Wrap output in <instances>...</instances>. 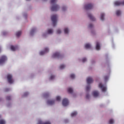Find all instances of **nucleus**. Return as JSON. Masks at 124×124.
Returning <instances> with one entry per match:
<instances>
[{
	"instance_id": "nucleus-34",
	"label": "nucleus",
	"mask_w": 124,
	"mask_h": 124,
	"mask_svg": "<svg viewBox=\"0 0 124 124\" xmlns=\"http://www.w3.org/2000/svg\"><path fill=\"white\" fill-rule=\"evenodd\" d=\"M68 92L69 93H73V88L72 87H69L67 89Z\"/></svg>"
},
{
	"instance_id": "nucleus-16",
	"label": "nucleus",
	"mask_w": 124,
	"mask_h": 124,
	"mask_svg": "<svg viewBox=\"0 0 124 124\" xmlns=\"http://www.w3.org/2000/svg\"><path fill=\"white\" fill-rule=\"evenodd\" d=\"M78 62H82V63H86L88 62V58L86 57H83L82 58H78Z\"/></svg>"
},
{
	"instance_id": "nucleus-57",
	"label": "nucleus",
	"mask_w": 124,
	"mask_h": 124,
	"mask_svg": "<svg viewBox=\"0 0 124 124\" xmlns=\"http://www.w3.org/2000/svg\"><path fill=\"white\" fill-rule=\"evenodd\" d=\"M0 118H1V115H0Z\"/></svg>"
},
{
	"instance_id": "nucleus-36",
	"label": "nucleus",
	"mask_w": 124,
	"mask_h": 124,
	"mask_svg": "<svg viewBox=\"0 0 124 124\" xmlns=\"http://www.w3.org/2000/svg\"><path fill=\"white\" fill-rule=\"evenodd\" d=\"M114 123H115V120L113 119H109L108 121L109 124H114Z\"/></svg>"
},
{
	"instance_id": "nucleus-50",
	"label": "nucleus",
	"mask_w": 124,
	"mask_h": 124,
	"mask_svg": "<svg viewBox=\"0 0 124 124\" xmlns=\"http://www.w3.org/2000/svg\"><path fill=\"white\" fill-rule=\"evenodd\" d=\"M108 33H110V29H108Z\"/></svg>"
},
{
	"instance_id": "nucleus-15",
	"label": "nucleus",
	"mask_w": 124,
	"mask_h": 124,
	"mask_svg": "<svg viewBox=\"0 0 124 124\" xmlns=\"http://www.w3.org/2000/svg\"><path fill=\"white\" fill-rule=\"evenodd\" d=\"M68 9V6L66 4H63L61 6V10L62 12H66Z\"/></svg>"
},
{
	"instance_id": "nucleus-4",
	"label": "nucleus",
	"mask_w": 124,
	"mask_h": 124,
	"mask_svg": "<svg viewBox=\"0 0 124 124\" xmlns=\"http://www.w3.org/2000/svg\"><path fill=\"white\" fill-rule=\"evenodd\" d=\"M86 82L87 83V85L86 87V91L87 92H90L91 90V84L93 82V79L92 77H88L86 79Z\"/></svg>"
},
{
	"instance_id": "nucleus-29",
	"label": "nucleus",
	"mask_w": 124,
	"mask_h": 124,
	"mask_svg": "<svg viewBox=\"0 0 124 124\" xmlns=\"http://www.w3.org/2000/svg\"><path fill=\"white\" fill-rule=\"evenodd\" d=\"M87 28L89 30H92L93 28V24L92 23H89L87 25Z\"/></svg>"
},
{
	"instance_id": "nucleus-40",
	"label": "nucleus",
	"mask_w": 124,
	"mask_h": 124,
	"mask_svg": "<svg viewBox=\"0 0 124 124\" xmlns=\"http://www.w3.org/2000/svg\"><path fill=\"white\" fill-rule=\"evenodd\" d=\"M22 33V32L21 31H18L17 32H16V35L17 36V37H19V36H20V35H21Z\"/></svg>"
},
{
	"instance_id": "nucleus-28",
	"label": "nucleus",
	"mask_w": 124,
	"mask_h": 124,
	"mask_svg": "<svg viewBox=\"0 0 124 124\" xmlns=\"http://www.w3.org/2000/svg\"><path fill=\"white\" fill-rule=\"evenodd\" d=\"M96 50L97 51L100 50V44L98 42H97L96 43Z\"/></svg>"
},
{
	"instance_id": "nucleus-53",
	"label": "nucleus",
	"mask_w": 124,
	"mask_h": 124,
	"mask_svg": "<svg viewBox=\"0 0 124 124\" xmlns=\"http://www.w3.org/2000/svg\"><path fill=\"white\" fill-rule=\"evenodd\" d=\"M0 52H1V46H0Z\"/></svg>"
},
{
	"instance_id": "nucleus-51",
	"label": "nucleus",
	"mask_w": 124,
	"mask_h": 124,
	"mask_svg": "<svg viewBox=\"0 0 124 124\" xmlns=\"http://www.w3.org/2000/svg\"><path fill=\"white\" fill-rule=\"evenodd\" d=\"M2 100V98L0 97V102H1Z\"/></svg>"
},
{
	"instance_id": "nucleus-60",
	"label": "nucleus",
	"mask_w": 124,
	"mask_h": 124,
	"mask_svg": "<svg viewBox=\"0 0 124 124\" xmlns=\"http://www.w3.org/2000/svg\"><path fill=\"white\" fill-rule=\"evenodd\" d=\"M102 64H103V63H102Z\"/></svg>"
},
{
	"instance_id": "nucleus-14",
	"label": "nucleus",
	"mask_w": 124,
	"mask_h": 124,
	"mask_svg": "<svg viewBox=\"0 0 124 124\" xmlns=\"http://www.w3.org/2000/svg\"><path fill=\"white\" fill-rule=\"evenodd\" d=\"M63 32L65 35H69V33H70V29H69V27H64L63 29Z\"/></svg>"
},
{
	"instance_id": "nucleus-20",
	"label": "nucleus",
	"mask_w": 124,
	"mask_h": 124,
	"mask_svg": "<svg viewBox=\"0 0 124 124\" xmlns=\"http://www.w3.org/2000/svg\"><path fill=\"white\" fill-rule=\"evenodd\" d=\"M105 13H101L100 16V20L102 21V22H104L105 21V16H106Z\"/></svg>"
},
{
	"instance_id": "nucleus-8",
	"label": "nucleus",
	"mask_w": 124,
	"mask_h": 124,
	"mask_svg": "<svg viewBox=\"0 0 124 124\" xmlns=\"http://www.w3.org/2000/svg\"><path fill=\"white\" fill-rule=\"evenodd\" d=\"M50 51V48L48 47H45L44 50L40 51L39 52L40 56H44V55H46V54H48V53Z\"/></svg>"
},
{
	"instance_id": "nucleus-10",
	"label": "nucleus",
	"mask_w": 124,
	"mask_h": 124,
	"mask_svg": "<svg viewBox=\"0 0 124 124\" xmlns=\"http://www.w3.org/2000/svg\"><path fill=\"white\" fill-rule=\"evenodd\" d=\"M36 32H37V28L32 27L30 31V36H34Z\"/></svg>"
},
{
	"instance_id": "nucleus-26",
	"label": "nucleus",
	"mask_w": 124,
	"mask_h": 124,
	"mask_svg": "<svg viewBox=\"0 0 124 124\" xmlns=\"http://www.w3.org/2000/svg\"><path fill=\"white\" fill-rule=\"evenodd\" d=\"M66 67V65L65 64H61L59 66V69L60 70H63Z\"/></svg>"
},
{
	"instance_id": "nucleus-48",
	"label": "nucleus",
	"mask_w": 124,
	"mask_h": 124,
	"mask_svg": "<svg viewBox=\"0 0 124 124\" xmlns=\"http://www.w3.org/2000/svg\"><path fill=\"white\" fill-rule=\"evenodd\" d=\"M95 61L94 60H92L91 61V63L92 64H94L95 63Z\"/></svg>"
},
{
	"instance_id": "nucleus-55",
	"label": "nucleus",
	"mask_w": 124,
	"mask_h": 124,
	"mask_svg": "<svg viewBox=\"0 0 124 124\" xmlns=\"http://www.w3.org/2000/svg\"><path fill=\"white\" fill-rule=\"evenodd\" d=\"M27 0V1H30V0Z\"/></svg>"
},
{
	"instance_id": "nucleus-19",
	"label": "nucleus",
	"mask_w": 124,
	"mask_h": 124,
	"mask_svg": "<svg viewBox=\"0 0 124 124\" xmlns=\"http://www.w3.org/2000/svg\"><path fill=\"white\" fill-rule=\"evenodd\" d=\"M84 48L86 50H90L92 48V44L91 43H87L84 45Z\"/></svg>"
},
{
	"instance_id": "nucleus-49",
	"label": "nucleus",
	"mask_w": 124,
	"mask_h": 124,
	"mask_svg": "<svg viewBox=\"0 0 124 124\" xmlns=\"http://www.w3.org/2000/svg\"><path fill=\"white\" fill-rule=\"evenodd\" d=\"M34 76V74H31V78H33Z\"/></svg>"
},
{
	"instance_id": "nucleus-22",
	"label": "nucleus",
	"mask_w": 124,
	"mask_h": 124,
	"mask_svg": "<svg viewBox=\"0 0 124 124\" xmlns=\"http://www.w3.org/2000/svg\"><path fill=\"white\" fill-rule=\"evenodd\" d=\"M48 35H51L54 33V30L52 28H49L46 31Z\"/></svg>"
},
{
	"instance_id": "nucleus-13",
	"label": "nucleus",
	"mask_w": 124,
	"mask_h": 124,
	"mask_svg": "<svg viewBox=\"0 0 124 124\" xmlns=\"http://www.w3.org/2000/svg\"><path fill=\"white\" fill-rule=\"evenodd\" d=\"M62 104L63 106L64 107H66V106H68V104H69V101L67 98H64L62 101Z\"/></svg>"
},
{
	"instance_id": "nucleus-52",
	"label": "nucleus",
	"mask_w": 124,
	"mask_h": 124,
	"mask_svg": "<svg viewBox=\"0 0 124 124\" xmlns=\"http://www.w3.org/2000/svg\"><path fill=\"white\" fill-rule=\"evenodd\" d=\"M112 48H114V47L115 46V45H114V44H112Z\"/></svg>"
},
{
	"instance_id": "nucleus-1",
	"label": "nucleus",
	"mask_w": 124,
	"mask_h": 124,
	"mask_svg": "<svg viewBox=\"0 0 124 124\" xmlns=\"http://www.w3.org/2000/svg\"><path fill=\"white\" fill-rule=\"evenodd\" d=\"M104 81L105 84H103L102 83L100 82L99 83V88L101 90L102 93H106L107 92V85H106V83L108 82L109 80V75H106L104 77Z\"/></svg>"
},
{
	"instance_id": "nucleus-23",
	"label": "nucleus",
	"mask_w": 124,
	"mask_h": 124,
	"mask_svg": "<svg viewBox=\"0 0 124 124\" xmlns=\"http://www.w3.org/2000/svg\"><path fill=\"white\" fill-rule=\"evenodd\" d=\"M77 115H78V112H77V111H74L71 113V117L72 118H74V117H76Z\"/></svg>"
},
{
	"instance_id": "nucleus-35",
	"label": "nucleus",
	"mask_w": 124,
	"mask_h": 124,
	"mask_svg": "<svg viewBox=\"0 0 124 124\" xmlns=\"http://www.w3.org/2000/svg\"><path fill=\"white\" fill-rule=\"evenodd\" d=\"M8 34V31H3L1 33V35H3V36H6V35H7Z\"/></svg>"
},
{
	"instance_id": "nucleus-56",
	"label": "nucleus",
	"mask_w": 124,
	"mask_h": 124,
	"mask_svg": "<svg viewBox=\"0 0 124 124\" xmlns=\"http://www.w3.org/2000/svg\"><path fill=\"white\" fill-rule=\"evenodd\" d=\"M19 18H18V17H16V19L18 20Z\"/></svg>"
},
{
	"instance_id": "nucleus-25",
	"label": "nucleus",
	"mask_w": 124,
	"mask_h": 124,
	"mask_svg": "<svg viewBox=\"0 0 124 124\" xmlns=\"http://www.w3.org/2000/svg\"><path fill=\"white\" fill-rule=\"evenodd\" d=\"M48 35H49V34H48V33L46 31L45 32H43L42 34V36L44 38H47V37Z\"/></svg>"
},
{
	"instance_id": "nucleus-31",
	"label": "nucleus",
	"mask_w": 124,
	"mask_h": 124,
	"mask_svg": "<svg viewBox=\"0 0 124 124\" xmlns=\"http://www.w3.org/2000/svg\"><path fill=\"white\" fill-rule=\"evenodd\" d=\"M70 79H72V80H74V79L76 78V75H75V74H71L70 75Z\"/></svg>"
},
{
	"instance_id": "nucleus-47",
	"label": "nucleus",
	"mask_w": 124,
	"mask_h": 124,
	"mask_svg": "<svg viewBox=\"0 0 124 124\" xmlns=\"http://www.w3.org/2000/svg\"><path fill=\"white\" fill-rule=\"evenodd\" d=\"M10 88H5L4 89V92H9V91H10Z\"/></svg>"
},
{
	"instance_id": "nucleus-38",
	"label": "nucleus",
	"mask_w": 124,
	"mask_h": 124,
	"mask_svg": "<svg viewBox=\"0 0 124 124\" xmlns=\"http://www.w3.org/2000/svg\"><path fill=\"white\" fill-rule=\"evenodd\" d=\"M29 94H30V93L28 92H25L23 94V95H22V96L23 97H26L27 96H28V95H29Z\"/></svg>"
},
{
	"instance_id": "nucleus-17",
	"label": "nucleus",
	"mask_w": 124,
	"mask_h": 124,
	"mask_svg": "<svg viewBox=\"0 0 124 124\" xmlns=\"http://www.w3.org/2000/svg\"><path fill=\"white\" fill-rule=\"evenodd\" d=\"M56 78V75L54 73H50L48 75V80L49 81H54Z\"/></svg>"
},
{
	"instance_id": "nucleus-33",
	"label": "nucleus",
	"mask_w": 124,
	"mask_h": 124,
	"mask_svg": "<svg viewBox=\"0 0 124 124\" xmlns=\"http://www.w3.org/2000/svg\"><path fill=\"white\" fill-rule=\"evenodd\" d=\"M86 93H87L86 94V99L87 100H90V99H91V95H90V94L88 93H89V92H87Z\"/></svg>"
},
{
	"instance_id": "nucleus-30",
	"label": "nucleus",
	"mask_w": 124,
	"mask_h": 124,
	"mask_svg": "<svg viewBox=\"0 0 124 124\" xmlns=\"http://www.w3.org/2000/svg\"><path fill=\"white\" fill-rule=\"evenodd\" d=\"M18 49V46H11V50L12 51H16Z\"/></svg>"
},
{
	"instance_id": "nucleus-37",
	"label": "nucleus",
	"mask_w": 124,
	"mask_h": 124,
	"mask_svg": "<svg viewBox=\"0 0 124 124\" xmlns=\"http://www.w3.org/2000/svg\"><path fill=\"white\" fill-rule=\"evenodd\" d=\"M91 33L92 35H95V34H96V32L94 30H92L91 31Z\"/></svg>"
},
{
	"instance_id": "nucleus-24",
	"label": "nucleus",
	"mask_w": 124,
	"mask_h": 124,
	"mask_svg": "<svg viewBox=\"0 0 124 124\" xmlns=\"http://www.w3.org/2000/svg\"><path fill=\"white\" fill-rule=\"evenodd\" d=\"M116 15L118 17H120L122 15V11L121 10H117L115 12Z\"/></svg>"
},
{
	"instance_id": "nucleus-3",
	"label": "nucleus",
	"mask_w": 124,
	"mask_h": 124,
	"mask_svg": "<svg viewBox=\"0 0 124 124\" xmlns=\"http://www.w3.org/2000/svg\"><path fill=\"white\" fill-rule=\"evenodd\" d=\"M61 9V6L59 4H51L50 6V10L52 12H57Z\"/></svg>"
},
{
	"instance_id": "nucleus-6",
	"label": "nucleus",
	"mask_w": 124,
	"mask_h": 124,
	"mask_svg": "<svg viewBox=\"0 0 124 124\" xmlns=\"http://www.w3.org/2000/svg\"><path fill=\"white\" fill-rule=\"evenodd\" d=\"M46 104L47 106H54L56 104V100L55 99H48L46 101Z\"/></svg>"
},
{
	"instance_id": "nucleus-18",
	"label": "nucleus",
	"mask_w": 124,
	"mask_h": 124,
	"mask_svg": "<svg viewBox=\"0 0 124 124\" xmlns=\"http://www.w3.org/2000/svg\"><path fill=\"white\" fill-rule=\"evenodd\" d=\"M51 96V92H46L43 93V97L44 98H49Z\"/></svg>"
},
{
	"instance_id": "nucleus-41",
	"label": "nucleus",
	"mask_w": 124,
	"mask_h": 124,
	"mask_svg": "<svg viewBox=\"0 0 124 124\" xmlns=\"http://www.w3.org/2000/svg\"><path fill=\"white\" fill-rule=\"evenodd\" d=\"M22 15L23 17L25 18V19L27 18V16H28V14L26 12L23 13Z\"/></svg>"
},
{
	"instance_id": "nucleus-59",
	"label": "nucleus",
	"mask_w": 124,
	"mask_h": 124,
	"mask_svg": "<svg viewBox=\"0 0 124 124\" xmlns=\"http://www.w3.org/2000/svg\"><path fill=\"white\" fill-rule=\"evenodd\" d=\"M106 58H107V55H106Z\"/></svg>"
},
{
	"instance_id": "nucleus-45",
	"label": "nucleus",
	"mask_w": 124,
	"mask_h": 124,
	"mask_svg": "<svg viewBox=\"0 0 124 124\" xmlns=\"http://www.w3.org/2000/svg\"><path fill=\"white\" fill-rule=\"evenodd\" d=\"M12 105V104H11V103L8 102L7 104V107H8V108L11 107Z\"/></svg>"
},
{
	"instance_id": "nucleus-5",
	"label": "nucleus",
	"mask_w": 124,
	"mask_h": 124,
	"mask_svg": "<svg viewBox=\"0 0 124 124\" xmlns=\"http://www.w3.org/2000/svg\"><path fill=\"white\" fill-rule=\"evenodd\" d=\"M51 21L52 22V25L54 27L57 26V21L58 20V15L54 14L51 16Z\"/></svg>"
},
{
	"instance_id": "nucleus-46",
	"label": "nucleus",
	"mask_w": 124,
	"mask_h": 124,
	"mask_svg": "<svg viewBox=\"0 0 124 124\" xmlns=\"http://www.w3.org/2000/svg\"><path fill=\"white\" fill-rule=\"evenodd\" d=\"M6 99L7 100H11V96H7L6 97Z\"/></svg>"
},
{
	"instance_id": "nucleus-27",
	"label": "nucleus",
	"mask_w": 124,
	"mask_h": 124,
	"mask_svg": "<svg viewBox=\"0 0 124 124\" xmlns=\"http://www.w3.org/2000/svg\"><path fill=\"white\" fill-rule=\"evenodd\" d=\"M58 1H59V0H50V5L58 4Z\"/></svg>"
},
{
	"instance_id": "nucleus-12",
	"label": "nucleus",
	"mask_w": 124,
	"mask_h": 124,
	"mask_svg": "<svg viewBox=\"0 0 124 124\" xmlns=\"http://www.w3.org/2000/svg\"><path fill=\"white\" fill-rule=\"evenodd\" d=\"M87 16L90 20L92 21V22H95V21H96V18H95V16H94L93 15H92V13H87Z\"/></svg>"
},
{
	"instance_id": "nucleus-39",
	"label": "nucleus",
	"mask_w": 124,
	"mask_h": 124,
	"mask_svg": "<svg viewBox=\"0 0 124 124\" xmlns=\"http://www.w3.org/2000/svg\"><path fill=\"white\" fill-rule=\"evenodd\" d=\"M56 33L57 34H61L62 33V30L60 29H58L56 30Z\"/></svg>"
},
{
	"instance_id": "nucleus-54",
	"label": "nucleus",
	"mask_w": 124,
	"mask_h": 124,
	"mask_svg": "<svg viewBox=\"0 0 124 124\" xmlns=\"http://www.w3.org/2000/svg\"><path fill=\"white\" fill-rule=\"evenodd\" d=\"M44 0V1H47V0Z\"/></svg>"
},
{
	"instance_id": "nucleus-21",
	"label": "nucleus",
	"mask_w": 124,
	"mask_h": 124,
	"mask_svg": "<svg viewBox=\"0 0 124 124\" xmlns=\"http://www.w3.org/2000/svg\"><path fill=\"white\" fill-rule=\"evenodd\" d=\"M92 95L94 98H97V97L99 96V92L98 91H94L92 93Z\"/></svg>"
},
{
	"instance_id": "nucleus-42",
	"label": "nucleus",
	"mask_w": 124,
	"mask_h": 124,
	"mask_svg": "<svg viewBox=\"0 0 124 124\" xmlns=\"http://www.w3.org/2000/svg\"><path fill=\"white\" fill-rule=\"evenodd\" d=\"M61 96H56V99L57 100V101H61Z\"/></svg>"
},
{
	"instance_id": "nucleus-43",
	"label": "nucleus",
	"mask_w": 124,
	"mask_h": 124,
	"mask_svg": "<svg viewBox=\"0 0 124 124\" xmlns=\"http://www.w3.org/2000/svg\"><path fill=\"white\" fill-rule=\"evenodd\" d=\"M0 124H5V120H0Z\"/></svg>"
},
{
	"instance_id": "nucleus-58",
	"label": "nucleus",
	"mask_w": 124,
	"mask_h": 124,
	"mask_svg": "<svg viewBox=\"0 0 124 124\" xmlns=\"http://www.w3.org/2000/svg\"><path fill=\"white\" fill-rule=\"evenodd\" d=\"M118 31V29H116V31Z\"/></svg>"
},
{
	"instance_id": "nucleus-44",
	"label": "nucleus",
	"mask_w": 124,
	"mask_h": 124,
	"mask_svg": "<svg viewBox=\"0 0 124 124\" xmlns=\"http://www.w3.org/2000/svg\"><path fill=\"white\" fill-rule=\"evenodd\" d=\"M69 122V120L68 119H65L64 120V123H65V124H68V123Z\"/></svg>"
},
{
	"instance_id": "nucleus-2",
	"label": "nucleus",
	"mask_w": 124,
	"mask_h": 124,
	"mask_svg": "<svg viewBox=\"0 0 124 124\" xmlns=\"http://www.w3.org/2000/svg\"><path fill=\"white\" fill-rule=\"evenodd\" d=\"M52 58H53V59L62 60V59L64 58V55L61 53L60 51H56L52 54Z\"/></svg>"
},
{
	"instance_id": "nucleus-9",
	"label": "nucleus",
	"mask_w": 124,
	"mask_h": 124,
	"mask_svg": "<svg viewBox=\"0 0 124 124\" xmlns=\"http://www.w3.org/2000/svg\"><path fill=\"white\" fill-rule=\"evenodd\" d=\"M7 61V57L5 55H3L0 58V65H3Z\"/></svg>"
},
{
	"instance_id": "nucleus-11",
	"label": "nucleus",
	"mask_w": 124,
	"mask_h": 124,
	"mask_svg": "<svg viewBox=\"0 0 124 124\" xmlns=\"http://www.w3.org/2000/svg\"><path fill=\"white\" fill-rule=\"evenodd\" d=\"M7 79L9 84H13V83H14L13 76L11 74H8L7 75Z\"/></svg>"
},
{
	"instance_id": "nucleus-32",
	"label": "nucleus",
	"mask_w": 124,
	"mask_h": 124,
	"mask_svg": "<svg viewBox=\"0 0 124 124\" xmlns=\"http://www.w3.org/2000/svg\"><path fill=\"white\" fill-rule=\"evenodd\" d=\"M37 124H51V123H50V122H44L43 121H40L37 123Z\"/></svg>"
},
{
	"instance_id": "nucleus-7",
	"label": "nucleus",
	"mask_w": 124,
	"mask_h": 124,
	"mask_svg": "<svg viewBox=\"0 0 124 124\" xmlns=\"http://www.w3.org/2000/svg\"><path fill=\"white\" fill-rule=\"evenodd\" d=\"M94 4L93 3H87L85 4L83 6V8L85 10H90V9H93V8Z\"/></svg>"
}]
</instances>
